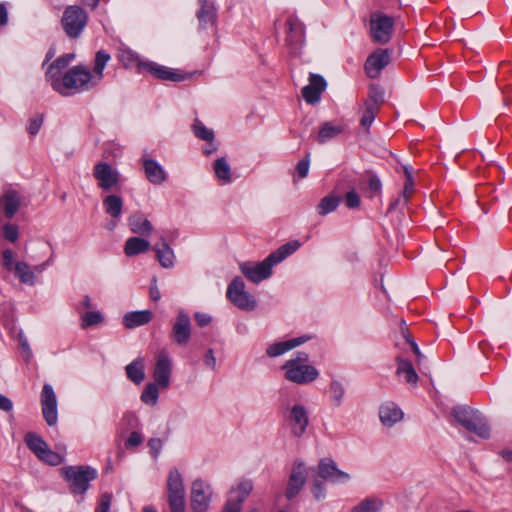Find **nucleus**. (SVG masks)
Listing matches in <instances>:
<instances>
[{
    "label": "nucleus",
    "mask_w": 512,
    "mask_h": 512,
    "mask_svg": "<svg viewBox=\"0 0 512 512\" xmlns=\"http://www.w3.org/2000/svg\"><path fill=\"white\" fill-rule=\"evenodd\" d=\"M105 212L114 219H119L122 214L123 199L118 195H108L103 199Z\"/></svg>",
    "instance_id": "nucleus-33"
},
{
    "label": "nucleus",
    "mask_w": 512,
    "mask_h": 512,
    "mask_svg": "<svg viewBox=\"0 0 512 512\" xmlns=\"http://www.w3.org/2000/svg\"><path fill=\"white\" fill-rule=\"evenodd\" d=\"M379 109L375 108V104L369 102L367 106H364L363 115L360 119V125L368 130L372 125Z\"/></svg>",
    "instance_id": "nucleus-46"
},
{
    "label": "nucleus",
    "mask_w": 512,
    "mask_h": 512,
    "mask_svg": "<svg viewBox=\"0 0 512 512\" xmlns=\"http://www.w3.org/2000/svg\"><path fill=\"white\" fill-rule=\"evenodd\" d=\"M148 446H149L153 456L157 457L160 454V451L162 449V440L159 438H151L148 441Z\"/></svg>",
    "instance_id": "nucleus-62"
},
{
    "label": "nucleus",
    "mask_w": 512,
    "mask_h": 512,
    "mask_svg": "<svg viewBox=\"0 0 512 512\" xmlns=\"http://www.w3.org/2000/svg\"><path fill=\"white\" fill-rule=\"evenodd\" d=\"M318 475L324 480L334 483H343L350 479L349 474L339 470L336 463L330 458H323L319 461Z\"/></svg>",
    "instance_id": "nucleus-16"
},
{
    "label": "nucleus",
    "mask_w": 512,
    "mask_h": 512,
    "mask_svg": "<svg viewBox=\"0 0 512 512\" xmlns=\"http://www.w3.org/2000/svg\"><path fill=\"white\" fill-rule=\"evenodd\" d=\"M130 230L134 234L149 236L153 231L151 222L140 212L134 213L128 218Z\"/></svg>",
    "instance_id": "nucleus-28"
},
{
    "label": "nucleus",
    "mask_w": 512,
    "mask_h": 512,
    "mask_svg": "<svg viewBox=\"0 0 512 512\" xmlns=\"http://www.w3.org/2000/svg\"><path fill=\"white\" fill-rule=\"evenodd\" d=\"M104 316L100 311H88L81 316V328L87 329L88 327L99 325L103 323Z\"/></svg>",
    "instance_id": "nucleus-42"
},
{
    "label": "nucleus",
    "mask_w": 512,
    "mask_h": 512,
    "mask_svg": "<svg viewBox=\"0 0 512 512\" xmlns=\"http://www.w3.org/2000/svg\"><path fill=\"white\" fill-rule=\"evenodd\" d=\"M153 250L155 251L157 260L162 267L172 268L174 266L175 254L164 236L159 238V241L154 245Z\"/></svg>",
    "instance_id": "nucleus-24"
},
{
    "label": "nucleus",
    "mask_w": 512,
    "mask_h": 512,
    "mask_svg": "<svg viewBox=\"0 0 512 512\" xmlns=\"http://www.w3.org/2000/svg\"><path fill=\"white\" fill-rule=\"evenodd\" d=\"M238 497L236 500H233L234 503H238V507L241 506V503L244 501V499L251 493L253 490V483L250 480H244L240 482L238 485Z\"/></svg>",
    "instance_id": "nucleus-51"
},
{
    "label": "nucleus",
    "mask_w": 512,
    "mask_h": 512,
    "mask_svg": "<svg viewBox=\"0 0 512 512\" xmlns=\"http://www.w3.org/2000/svg\"><path fill=\"white\" fill-rule=\"evenodd\" d=\"M37 458L51 466H58L64 462V457L59 453L51 450L49 446L44 449V451L39 456H37Z\"/></svg>",
    "instance_id": "nucleus-44"
},
{
    "label": "nucleus",
    "mask_w": 512,
    "mask_h": 512,
    "mask_svg": "<svg viewBox=\"0 0 512 512\" xmlns=\"http://www.w3.org/2000/svg\"><path fill=\"white\" fill-rule=\"evenodd\" d=\"M43 124V116L38 115L35 118L30 119L27 130L32 136L36 135Z\"/></svg>",
    "instance_id": "nucleus-59"
},
{
    "label": "nucleus",
    "mask_w": 512,
    "mask_h": 512,
    "mask_svg": "<svg viewBox=\"0 0 512 512\" xmlns=\"http://www.w3.org/2000/svg\"><path fill=\"white\" fill-rule=\"evenodd\" d=\"M310 339V336L303 335L300 337L288 339L285 341L276 342L270 344L266 348V354L270 358H275L285 354L286 352L306 343Z\"/></svg>",
    "instance_id": "nucleus-20"
},
{
    "label": "nucleus",
    "mask_w": 512,
    "mask_h": 512,
    "mask_svg": "<svg viewBox=\"0 0 512 512\" xmlns=\"http://www.w3.org/2000/svg\"><path fill=\"white\" fill-rule=\"evenodd\" d=\"M120 61L123 63L126 67H131L133 65H136L140 71L143 70V61H141L135 53L132 51H123L119 56Z\"/></svg>",
    "instance_id": "nucleus-50"
},
{
    "label": "nucleus",
    "mask_w": 512,
    "mask_h": 512,
    "mask_svg": "<svg viewBox=\"0 0 512 512\" xmlns=\"http://www.w3.org/2000/svg\"><path fill=\"white\" fill-rule=\"evenodd\" d=\"M210 487L202 480H195L191 489V507L194 512H206L210 503Z\"/></svg>",
    "instance_id": "nucleus-13"
},
{
    "label": "nucleus",
    "mask_w": 512,
    "mask_h": 512,
    "mask_svg": "<svg viewBox=\"0 0 512 512\" xmlns=\"http://www.w3.org/2000/svg\"><path fill=\"white\" fill-rule=\"evenodd\" d=\"M21 205V197L16 190H7L0 196V210L7 219L17 213Z\"/></svg>",
    "instance_id": "nucleus-21"
},
{
    "label": "nucleus",
    "mask_w": 512,
    "mask_h": 512,
    "mask_svg": "<svg viewBox=\"0 0 512 512\" xmlns=\"http://www.w3.org/2000/svg\"><path fill=\"white\" fill-rule=\"evenodd\" d=\"M199 10L196 14L200 28L213 26L216 22L217 14L214 6L208 0H199Z\"/></svg>",
    "instance_id": "nucleus-27"
},
{
    "label": "nucleus",
    "mask_w": 512,
    "mask_h": 512,
    "mask_svg": "<svg viewBox=\"0 0 512 512\" xmlns=\"http://www.w3.org/2000/svg\"><path fill=\"white\" fill-rule=\"evenodd\" d=\"M112 501V494L103 493L99 498L98 507L95 512H109Z\"/></svg>",
    "instance_id": "nucleus-55"
},
{
    "label": "nucleus",
    "mask_w": 512,
    "mask_h": 512,
    "mask_svg": "<svg viewBox=\"0 0 512 512\" xmlns=\"http://www.w3.org/2000/svg\"><path fill=\"white\" fill-rule=\"evenodd\" d=\"M2 264L3 267L8 270H14V252L11 249H5L2 253Z\"/></svg>",
    "instance_id": "nucleus-57"
},
{
    "label": "nucleus",
    "mask_w": 512,
    "mask_h": 512,
    "mask_svg": "<svg viewBox=\"0 0 512 512\" xmlns=\"http://www.w3.org/2000/svg\"><path fill=\"white\" fill-rule=\"evenodd\" d=\"M14 272L21 283L33 286L36 283V275L26 262H16Z\"/></svg>",
    "instance_id": "nucleus-36"
},
{
    "label": "nucleus",
    "mask_w": 512,
    "mask_h": 512,
    "mask_svg": "<svg viewBox=\"0 0 512 512\" xmlns=\"http://www.w3.org/2000/svg\"><path fill=\"white\" fill-rule=\"evenodd\" d=\"M288 420L292 428V433L300 437L305 432L309 423L305 407L300 404L294 405L290 410Z\"/></svg>",
    "instance_id": "nucleus-19"
},
{
    "label": "nucleus",
    "mask_w": 512,
    "mask_h": 512,
    "mask_svg": "<svg viewBox=\"0 0 512 512\" xmlns=\"http://www.w3.org/2000/svg\"><path fill=\"white\" fill-rule=\"evenodd\" d=\"M143 441V437L139 432L133 431L128 439L126 440L125 446L126 448H134L138 447Z\"/></svg>",
    "instance_id": "nucleus-61"
},
{
    "label": "nucleus",
    "mask_w": 512,
    "mask_h": 512,
    "mask_svg": "<svg viewBox=\"0 0 512 512\" xmlns=\"http://www.w3.org/2000/svg\"><path fill=\"white\" fill-rule=\"evenodd\" d=\"M286 25L288 27L287 42L294 53H297L299 48L304 43V26L295 17H290Z\"/></svg>",
    "instance_id": "nucleus-18"
},
{
    "label": "nucleus",
    "mask_w": 512,
    "mask_h": 512,
    "mask_svg": "<svg viewBox=\"0 0 512 512\" xmlns=\"http://www.w3.org/2000/svg\"><path fill=\"white\" fill-rule=\"evenodd\" d=\"M74 57L75 54L73 53L64 54L51 63L46 72V79L50 82L51 85L53 80L62 78L60 77V71L66 68L74 59Z\"/></svg>",
    "instance_id": "nucleus-29"
},
{
    "label": "nucleus",
    "mask_w": 512,
    "mask_h": 512,
    "mask_svg": "<svg viewBox=\"0 0 512 512\" xmlns=\"http://www.w3.org/2000/svg\"><path fill=\"white\" fill-rule=\"evenodd\" d=\"M227 298L238 308L252 310L256 301L252 295L245 291V284L241 277H235L227 287Z\"/></svg>",
    "instance_id": "nucleus-5"
},
{
    "label": "nucleus",
    "mask_w": 512,
    "mask_h": 512,
    "mask_svg": "<svg viewBox=\"0 0 512 512\" xmlns=\"http://www.w3.org/2000/svg\"><path fill=\"white\" fill-rule=\"evenodd\" d=\"M403 336L406 340V342L410 345L411 347V350L413 351V353L415 354L416 358H417V362L418 364H420L421 362V359L424 357L423 354L421 353L417 343L415 342V340L413 339V337L406 331L403 329Z\"/></svg>",
    "instance_id": "nucleus-56"
},
{
    "label": "nucleus",
    "mask_w": 512,
    "mask_h": 512,
    "mask_svg": "<svg viewBox=\"0 0 512 512\" xmlns=\"http://www.w3.org/2000/svg\"><path fill=\"white\" fill-rule=\"evenodd\" d=\"M167 488L169 496L185 495L182 476L175 468L169 472Z\"/></svg>",
    "instance_id": "nucleus-35"
},
{
    "label": "nucleus",
    "mask_w": 512,
    "mask_h": 512,
    "mask_svg": "<svg viewBox=\"0 0 512 512\" xmlns=\"http://www.w3.org/2000/svg\"><path fill=\"white\" fill-rule=\"evenodd\" d=\"M171 512H185V495L168 496Z\"/></svg>",
    "instance_id": "nucleus-52"
},
{
    "label": "nucleus",
    "mask_w": 512,
    "mask_h": 512,
    "mask_svg": "<svg viewBox=\"0 0 512 512\" xmlns=\"http://www.w3.org/2000/svg\"><path fill=\"white\" fill-rule=\"evenodd\" d=\"M371 102L375 104V108L379 109V105L384 102V91L379 85H371L368 91V98L364 100L363 105L367 106V104Z\"/></svg>",
    "instance_id": "nucleus-45"
},
{
    "label": "nucleus",
    "mask_w": 512,
    "mask_h": 512,
    "mask_svg": "<svg viewBox=\"0 0 512 512\" xmlns=\"http://www.w3.org/2000/svg\"><path fill=\"white\" fill-rule=\"evenodd\" d=\"M194 317H195V321H196L197 325L200 327H205V326L209 325L212 320L211 316H209L208 314H205V313H200V312L195 313Z\"/></svg>",
    "instance_id": "nucleus-64"
},
{
    "label": "nucleus",
    "mask_w": 512,
    "mask_h": 512,
    "mask_svg": "<svg viewBox=\"0 0 512 512\" xmlns=\"http://www.w3.org/2000/svg\"><path fill=\"white\" fill-rule=\"evenodd\" d=\"M379 417L383 425L391 427L403 418V412L396 404L385 403L380 406Z\"/></svg>",
    "instance_id": "nucleus-26"
},
{
    "label": "nucleus",
    "mask_w": 512,
    "mask_h": 512,
    "mask_svg": "<svg viewBox=\"0 0 512 512\" xmlns=\"http://www.w3.org/2000/svg\"><path fill=\"white\" fill-rule=\"evenodd\" d=\"M285 379L296 384L313 382L319 376V371L312 365H297L293 361H286L282 366Z\"/></svg>",
    "instance_id": "nucleus-6"
},
{
    "label": "nucleus",
    "mask_w": 512,
    "mask_h": 512,
    "mask_svg": "<svg viewBox=\"0 0 512 512\" xmlns=\"http://www.w3.org/2000/svg\"><path fill=\"white\" fill-rule=\"evenodd\" d=\"M171 371L172 362L170 357L165 352L159 353L153 373L155 383L161 388H167L170 384Z\"/></svg>",
    "instance_id": "nucleus-17"
},
{
    "label": "nucleus",
    "mask_w": 512,
    "mask_h": 512,
    "mask_svg": "<svg viewBox=\"0 0 512 512\" xmlns=\"http://www.w3.org/2000/svg\"><path fill=\"white\" fill-rule=\"evenodd\" d=\"M345 205L350 209L359 207L360 197L354 190L347 192L345 196Z\"/></svg>",
    "instance_id": "nucleus-58"
},
{
    "label": "nucleus",
    "mask_w": 512,
    "mask_h": 512,
    "mask_svg": "<svg viewBox=\"0 0 512 512\" xmlns=\"http://www.w3.org/2000/svg\"><path fill=\"white\" fill-rule=\"evenodd\" d=\"M191 320L189 315L180 310L172 324L170 338L179 346H186L191 337Z\"/></svg>",
    "instance_id": "nucleus-9"
},
{
    "label": "nucleus",
    "mask_w": 512,
    "mask_h": 512,
    "mask_svg": "<svg viewBox=\"0 0 512 512\" xmlns=\"http://www.w3.org/2000/svg\"><path fill=\"white\" fill-rule=\"evenodd\" d=\"M151 244L148 240L141 237H130L124 245V253L126 256H136L149 250Z\"/></svg>",
    "instance_id": "nucleus-30"
},
{
    "label": "nucleus",
    "mask_w": 512,
    "mask_h": 512,
    "mask_svg": "<svg viewBox=\"0 0 512 512\" xmlns=\"http://www.w3.org/2000/svg\"><path fill=\"white\" fill-rule=\"evenodd\" d=\"M98 82L83 65H76L65 72L61 79L52 81V88L63 96L89 91Z\"/></svg>",
    "instance_id": "nucleus-1"
},
{
    "label": "nucleus",
    "mask_w": 512,
    "mask_h": 512,
    "mask_svg": "<svg viewBox=\"0 0 512 512\" xmlns=\"http://www.w3.org/2000/svg\"><path fill=\"white\" fill-rule=\"evenodd\" d=\"M371 36L376 43L386 44L393 32L394 20L386 15L372 16L370 20Z\"/></svg>",
    "instance_id": "nucleus-7"
},
{
    "label": "nucleus",
    "mask_w": 512,
    "mask_h": 512,
    "mask_svg": "<svg viewBox=\"0 0 512 512\" xmlns=\"http://www.w3.org/2000/svg\"><path fill=\"white\" fill-rule=\"evenodd\" d=\"M3 236L10 242H16L19 237V230L17 225L7 223L3 226Z\"/></svg>",
    "instance_id": "nucleus-53"
},
{
    "label": "nucleus",
    "mask_w": 512,
    "mask_h": 512,
    "mask_svg": "<svg viewBox=\"0 0 512 512\" xmlns=\"http://www.w3.org/2000/svg\"><path fill=\"white\" fill-rule=\"evenodd\" d=\"M158 384L148 383L141 394V400L145 404L156 405L159 397Z\"/></svg>",
    "instance_id": "nucleus-43"
},
{
    "label": "nucleus",
    "mask_w": 512,
    "mask_h": 512,
    "mask_svg": "<svg viewBox=\"0 0 512 512\" xmlns=\"http://www.w3.org/2000/svg\"><path fill=\"white\" fill-rule=\"evenodd\" d=\"M340 198L334 195H328L321 199L317 206L318 214L324 216L327 215L338 207Z\"/></svg>",
    "instance_id": "nucleus-41"
},
{
    "label": "nucleus",
    "mask_w": 512,
    "mask_h": 512,
    "mask_svg": "<svg viewBox=\"0 0 512 512\" xmlns=\"http://www.w3.org/2000/svg\"><path fill=\"white\" fill-rule=\"evenodd\" d=\"M145 365L141 357L136 358L125 367L127 378L135 384H140L145 378Z\"/></svg>",
    "instance_id": "nucleus-32"
},
{
    "label": "nucleus",
    "mask_w": 512,
    "mask_h": 512,
    "mask_svg": "<svg viewBox=\"0 0 512 512\" xmlns=\"http://www.w3.org/2000/svg\"><path fill=\"white\" fill-rule=\"evenodd\" d=\"M452 416L458 424L469 432L474 433L482 439H488L490 437V427L480 412L469 407L456 406L452 409Z\"/></svg>",
    "instance_id": "nucleus-2"
},
{
    "label": "nucleus",
    "mask_w": 512,
    "mask_h": 512,
    "mask_svg": "<svg viewBox=\"0 0 512 512\" xmlns=\"http://www.w3.org/2000/svg\"><path fill=\"white\" fill-rule=\"evenodd\" d=\"M274 265L269 258H265L262 262H243L240 263L239 268L242 274L251 282L259 283L272 274V267Z\"/></svg>",
    "instance_id": "nucleus-8"
},
{
    "label": "nucleus",
    "mask_w": 512,
    "mask_h": 512,
    "mask_svg": "<svg viewBox=\"0 0 512 512\" xmlns=\"http://www.w3.org/2000/svg\"><path fill=\"white\" fill-rule=\"evenodd\" d=\"M342 132L343 127L341 125H334L332 122H325L319 129L317 140L319 143L323 144L335 138Z\"/></svg>",
    "instance_id": "nucleus-37"
},
{
    "label": "nucleus",
    "mask_w": 512,
    "mask_h": 512,
    "mask_svg": "<svg viewBox=\"0 0 512 512\" xmlns=\"http://www.w3.org/2000/svg\"><path fill=\"white\" fill-rule=\"evenodd\" d=\"M143 70L149 72L154 77L161 80H168L173 82H180L185 80V76L170 70L164 66L158 65L154 62L143 63Z\"/></svg>",
    "instance_id": "nucleus-23"
},
{
    "label": "nucleus",
    "mask_w": 512,
    "mask_h": 512,
    "mask_svg": "<svg viewBox=\"0 0 512 512\" xmlns=\"http://www.w3.org/2000/svg\"><path fill=\"white\" fill-rule=\"evenodd\" d=\"M17 338H18V342H19V345H20L22 351L26 355V359L30 360V358L32 357V351H31L30 345L28 343L27 337L21 331V332L18 333Z\"/></svg>",
    "instance_id": "nucleus-60"
},
{
    "label": "nucleus",
    "mask_w": 512,
    "mask_h": 512,
    "mask_svg": "<svg viewBox=\"0 0 512 512\" xmlns=\"http://www.w3.org/2000/svg\"><path fill=\"white\" fill-rule=\"evenodd\" d=\"M142 162L145 176L150 183L161 185L165 182L167 174L156 160L144 157Z\"/></svg>",
    "instance_id": "nucleus-22"
},
{
    "label": "nucleus",
    "mask_w": 512,
    "mask_h": 512,
    "mask_svg": "<svg viewBox=\"0 0 512 512\" xmlns=\"http://www.w3.org/2000/svg\"><path fill=\"white\" fill-rule=\"evenodd\" d=\"M111 59V56L108 52L105 50H99L95 55V63L92 76L95 78V80L98 82V84L101 82L104 76V69Z\"/></svg>",
    "instance_id": "nucleus-38"
},
{
    "label": "nucleus",
    "mask_w": 512,
    "mask_h": 512,
    "mask_svg": "<svg viewBox=\"0 0 512 512\" xmlns=\"http://www.w3.org/2000/svg\"><path fill=\"white\" fill-rule=\"evenodd\" d=\"M381 502L376 499H365L355 506L351 512H378Z\"/></svg>",
    "instance_id": "nucleus-48"
},
{
    "label": "nucleus",
    "mask_w": 512,
    "mask_h": 512,
    "mask_svg": "<svg viewBox=\"0 0 512 512\" xmlns=\"http://www.w3.org/2000/svg\"><path fill=\"white\" fill-rule=\"evenodd\" d=\"M122 424H125L129 428H136L138 426V419L135 414L127 412L122 418Z\"/></svg>",
    "instance_id": "nucleus-63"
},
{
    "label": "nucleus",
    "mask_w": 512,
    "mask_h": 512,
    "mask_svg": "<svg viewBox=\"0 0 512 512\" xmlns=\"http://www.w3.org/2000/svg\"><path fill=\"white\" fill-rule=\"evenodd\" d=\"M65 480L73 494H84L89 489L90 482L97 478L96 469L90 466H67L62 468Z\"/></svg>",
    "instance_id": "nucleus-3"
},
{
    "label": "nucleus",
    "mask_w": 512,
    "mask_h": 512,
    "mask_svg": "<svg viewBox=\"0 0 512 512\" xmlns=\"http://www.w3.org/2000/svg\"><path fill=\"white\" fill-rule=\"evenodd\" d=\"M326 87L327 83L324 77L319 74L310 73L309 84L303 87L302 97L308 104L318 103Z\"/></svg>",
    "instance_id": "nucleus-15"
},
{
    "label": "nucleus",
    "mask_w": 512,
    "mask_h": 512,
    "mask_svg": "<svg viewBox=\"0 0 512 512\" xmlns=\"http://www.w3.org/2000/svg\"><path fill=\"white\" fill-rule=\"evenodd\" d=\"M153 318L150 310H139L127 312L123 316V325L127 329H134L149 323Z\"/></svg>",
    "instance_id": "nucleus-25"
},
{
    "label": "nucleus",
    "mask_w": 512,
    "mask_h": 512,
    "mask_svg": "<svg viewBox=\"0 0 512 512\" xmlns=\"http://www.w3.org/2000/svg\"><path fill=\"white\" fill-rule=\"evenodd\" d=\"M300 247V243L297 240L290 241L288 243L283 244L277 250L273 251L268 255L269 261L272 262L273 265H276L282 262L285 258L296 252Z\"/></svg>",
    "instance_id": "nucleus-31"
},
{
    "label": "nucleus",
    "mask_w": 512,
    "mask_h": 512,
    "mask_svg": "<svg viewBox=\"0 0 512 512\" xmlns=\"http://www.w3.org/2000/svg\"><path fill=\"white\" fill-rule=\"evenodd\" d=\"M41 408L43 418L49 426H54L58 420L57 398L50 384H44L41 391Z\"/></svg>",
    "instance_id": "nucleus-10"
},
{
    "label": "nucleus",
    "mask_w": 512,
    "mask_h": 512,
    "mask_svg": "<svg viewBox=\"0 0 512 512\" xmlns=\"http://www.w3.org/2000/svg\"><path fill=\"white\" fill-rule=\"evenodd\" d=\"M310 166V153L308 152L305 157L300 160L296 165V171L301 178H305L308 175Z\"/></svg>",
    "instance_id": "nucleus-54"
},
{
    "label": "nucleus",
    "mask_w": 512,
    "mask_h": 512,
    "mask_svg": "<svg viewBox=\"0 0 512 512\" xmlns=\"http://www.w3.org/2000/svg\"><path fill=\"white\" fill-rule=\"evenodd\" d=\"M213 168H214L215 175L219 181H221L224 184L231 182V180H232L231 168H230V165L228 164L226 158H224V157L218 158L214 162Z\"/></svg>",
    "instance_id": "nucleus-40"
},
{
    "label": "nucleus",
    "mask_w": 512,
    "mask_h": 512,
    "mask_svg": "<svg viewBox=\"0 0 512 512\" xmlns=\"http://www.w3.org/2000/svg\"><path fill=\"white\" fill-rule=\"evenodd\" d=\"M193 131L197 138L212 142L214 139V132L211 129L205 127V125L198 119L193 124Z\"/></svg>",
    "instance_id": "nucleus-47"
},
{
    "label": "nucleus",
    "mask_w": 512,
    "mask_h": 512,
    "mask_svg": "<svg viewBox=\"0 0 512 512\" xmlns=\"http://www.w3.org/2000/svg\"><path fill=\"white\" fill-rule=\"evenodd\" d=\"M93 176L98 186L104 191H111L119 183V172L107 162H99L94 166Z\"/></svg>",
    "instance_id": "nucleus-11"
},
{
    "label": "nucleus",
    "mask_w": 512,
    "mask_h": 512,
    "mask_svg": "<svg viewBox=\"0 0 512 512\" xmlns=\"http://www.w3.org/2000/svg\"><path fill=\"white\" fill-rule=\"evenodd\" d=\"M390 63V51L377 49L365 61V72L371 79L378 78L381 71Z\"/></svg>",
    "instance_id": "nucleus-12"
},
{
    "label": "nucleus",
    "mask_w": 512,
    "mask_h": 512,
    "mask_svg": "<svg viewBox=\"0 0 512 512\" xmlns=\"http://www.w3.org/2000/svg\"><path fill=\"white\" fill-rule=\"evenodd\" d=\"M306 482V468L303 462L295 461L288 480L286 497L291 500L301 491Z\"/></svg>",
    "instance_id": "nucleus-14"
},
{
    "label": "nucleus",
    "mask_w": 512,
    "mask_h": 512,
    "mask_svg": "<svg viewBox=\"0 0 512 512\" xmlns=\"http://www.w3.org/2000/svg\"><path fill=\"white\" fill-rule=\"evenodd\" d=\"M24 441L29 450L32 451L36 457L39 456L44 451V449L48 447V444L45 442V440L35 432L26 433Z\"/></svg>",
    "instance_id": "nucleus-39"
},
{
    "label": "nucleus",
    "mask_w": 512,
    "mask_h": 512,
    "mask_svg": "<svg viewBox=\"0 0 512 512\" xmlns=\"http://www.w3.org/2000/svg\"><path fill=\"white\" fill-rule=\"evenodd\" d=\"M329 388H330L331 400L333 401L334 405L340 406L342 403L343 396L345 394V389H344L343 385L339 381L333 380L330 383Z\"/></svg>",
    "instance_id": "nucleus-49"
},
{
    "label": "nucleus",
    "mask_w": 512,
    "mask_h": 512,
    "mask_svg": "<svg viewBox=\"0 0 512 512\" xmlns=\"http://www.w3.org/2000/svg\"><path fill=\"white\" fill-rule=\"evenodd\" d=\"M397 361V375H404L405 381L408 384L415 385L418 381V375L412 365V363L408 360H405L401 357L396 358Z\"/></svg>",
    "instance_id": "nucleus-34"
},
{
    "label": "nucleus",
    "mask_w": 512,
    "mask_h": 512,
    "mask_svg": "<svg viewBox=\"0 0 512 512\" xmlns=\"http://www.w3.org/2000/svg\"><path fill=\"white\" fill-rule=\"evenodd\" d=\"M88 22V15L86 11L78 6H68L61 19V25L66 35L71 39H77Z\"/></svg>",
    "instance_id": "nucleus-4"
}]
</instances>
